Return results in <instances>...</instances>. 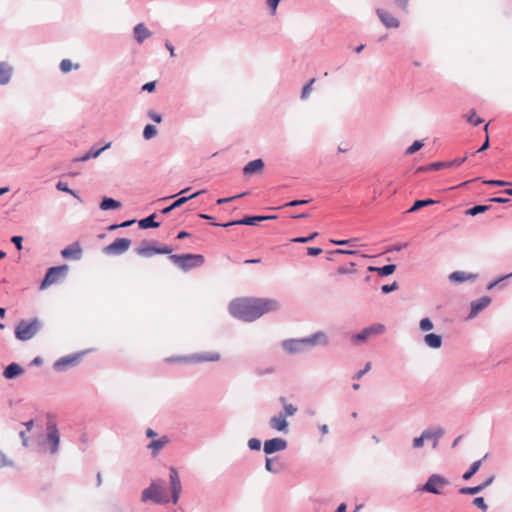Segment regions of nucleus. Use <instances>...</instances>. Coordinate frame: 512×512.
I'll list each match as a JSON object with an SVG mask.
<instances>
[{
    "label": "nucleus",
    "mask_w": 512,
    "mask_h": 512,
    "mask_svg": "<svg viewBox=\"0 0 512 512\" xmlns=\"http://www.w3.org/2000/svg\"><path fill=\"white\" fill-rule=\"evenodd\" d=\"M265 469L268 472L275 473V474L280 472V469L274 466L273 459L268 458V457L265 460Z\"/></svg>",
    "instance_id": "nucleus-47"
},
{
    "label": "nucleus",
    "mask_w": 512,
    "mask_h": 512,
    "mask_svg": "<svg viewBox=\"0 0 512 512\" xmlns=\"http://www.w3.org/2000/svg\"><path fill=\"white\" fill-rule=\"evenodd\" d=\"M156 215L151 214L148 217L141 219L138 222V225L141 229H148V228H157L160 226L159 222H156L155 219Z\"/></svg>",
    "instance_id": "nucleus-33"
},
{
    "label": "nucleus",
    "mask_w": 512,
    "mask_h": 512,
    "mask_svg": "<svg viewBox=\"0 0 512 512\" xmlns=\"http://www.w3.org/2000/svg\"><path fill=\"white\" fill-rule=\"evenodd\" d=\"M151 36V32L145 27L143 23H139L134 27V37L138 43H143L144 40Z\"/></svg>",
    "instance_id": "nucleus-28"
},
{
    "label": "nucleus",
    "mask_w": 512,
    "mask_h": 512,
    "mask_svg": "<svg viewBox=\"0 0 512 512\" xmlns=\"http://www.w3.org/2000/svg\"><path fill=\"white\" fill-rule=\"evenodd\" d=\"M264 221L262 215L246 216L239 220H233L227 223H212L214 226L231 227L234 225H257L259 222Z\"/></svg>",
    "instance_id": "nucleus-13"
},
{
    "label": "nucleus",
    "mask_w": 512,
    "mask_h": 512,
    "mask_svg": "<svg viewBox=\"0 0 512 512\" xmlns=\"http://www.w3.org/2000/svg\"><path fill=\"white\" fill-rule=\"evenodd\" d=\"M221 358L218 352H203L196 353L189 357L190 360L194 362H216Z\"/></svg>",
    "instance_id": "nucleus-23"
},
{
    "label": "nucleus",
    "mask_w": 512,
    "mask_h": 512,
    "mask_svg": "<svg viewBox=\"0 0 512 512\" xmlns=\"http://www.w3.org/2000/svg\"><path fill=\"white\" fill-rule=\"evenodd\" d=\"M478 275L475 273H467L464 271H454L449 274L448 279L453 283H463L465 281H475Z\"/></svg>",
    "instance_id": "nucleus-20"
},
{
    "label": "nucleus",
    "mask_w": 512,
    "mask_h": 512,
    "mask_svg": "<svg viewBox=\"0 0 512 512\" xmlns=\"http://www.w3.org/2000/svg\"><path fill=\"white\" fill-rule=\"evenodd\" d=\"M203 191H197L193 194H191L190 196H182L180 198H178L177 200H175L171 205L163 208L161 210V213L162 214H169L171 211H173L174 209L182 206L183 204H185L188 200L190 199H193L195 197H197L198 195H200Z\"/></svg>",
    "instance_id": "nucleus-24"
},
{
    "label": "nucleus",
    "mask_w": 512,
    "mask_h": 512,
    "mask_svg": "<svg viewBox=\"0 0 512 512\" xmlns=\"http://www.w3.org/2000/svg\"><path fill=\"white\" fill-rule=\"evenodd\" d=\"M483 184L489 185V186L505 187V186H509L510 182H507L504 180H485V181H483Z\"/></svg>",
    "instance_id": "nucleus-50"
},
{
    "label": "nucleus",
    "mask_w": 512,
    "mask_h": 512,
    "mask_svg": "<svg viewBox=\"0 0 512 512\" xmlns=\"http://www.w3.org/2000/svg\"><path fill=\"white\" fill-rule=\"evenodd\" d=\"M279 307L278 301L274 299L245 298L233 300L229 304V312L235 318L251 322Z\"/></svg>",
    "instance_id": "nucleus-1"
},
{
    "label": "nucleus",
    "mask_w": 512,
    "mask_h": 512,
    "mask_svg": "<svg viewBox=\"0 0 512 512\" xmlns=\"http://www.w3.org/2000/svg\"><path fill=\"white\" fill-rule=\"evenodd\" d=\"M482 464V460H477L471 464L469 469L463 474L462 478L464 480H469L473 475H475L480 469Z\"/></svg>",
    "instance_id": "nucleus-36"
},
{
    "label": "nucleus",
    "mask_w": 512,
    "mask_h": 512,
    "mask_svg": "<svg viewBox=\"0 0 512 512\" xmlns=\"http://www.w3.org/2000/svg\"><path fill=\"white\" fill-rule=\"evenodd\" d=\"M445 430L441 427L428 428L422 432L423 437L426 440H431L432 447L435 449L438 446L439 440L443 437Z\"/></svg>",
    "instance_id": "nucleus-16"
},
{
    "label": "nucleus",
    "mask_w": 512,
    "mask_h": 512,
    "mask_svg": "<svg viewBox=\"0 0 512 512\" xmlns=\"http://www.w3.org/2000/svg\"><path fill=\"white\" fill-rule=\"evenodd\" d=\"M41 329V322L38 318L29 321L21 320L15 328V337L20 341L32 339Z\"/></svg>",
    "instance_id": "nucleus-3"
},
{
    "label": "nucleus",
    "mask_w": 512,
    "mask_h": 512,
    "mask_svg": "<svg viewBox=\"0 0 512 512\" xmlns=\"http://www.w3.org/2000/svg\"><path fill=\"white\" fill-rule=\"evenodd\" d=\"M490 209L489 205H475L474 207L466 210V214L470 216H476L480 213H484Z\"/></svg>",
    "instance_id": "nucleus-38"
},
{
    "label": "nucleus",
    "mask_w": 512,
    "mask_h": 512,
    "mask_svg": "<svg viewBox=\"0 0 512 512\" xmlns=\"http://www.w3.org/2000/svg\"><path fill=\"white\" fill-rule=\"evenodd\" d=\"M250 450L258 451L261 448V441L258 438H251L247 443Z\"/></svg>",
    "instance_id": "nucleus-51"
},
{
    "label": "nucleus",
    "mask_w": 512,
    "mask_h": 512,
    "mask_svg": "<svg viewBox=\"0 0 512 512\" xmlns=\"http://www.w3.org/2000/svg\"><path fill=\"white\" fill-rule=\"evenodd\" d=\"M424 437H423V434H421L419 437H416L413 439V448H421L424 444Z\"/></svg>",
    "instance_id": "nucleus-63"
},
{
    "label": "nucleus",
    "mask_w": 512,
    "mask_h": 512,
    "mask_svg": "<svg viewBox=\"0 0 512 512\" xmlns=\"http://www.w3.org/2000/svg\"><path fill=\"white\" fill-rule=\"evenodd\" d=\"M466 119L473 126H478L484 122L482 118L476 116L475 110H471L470 114L466 116Z\"/></svg>",
    "instance_id": "nucleus-42"
},
{
    "label": "nucleus",
    "mask_w": 512,
    "mask_h": 512,
    "mask_svg": "<svg viewBox=\"0 0 512 512\" xmlns=\"http://www.w3.org/2000/svg\"><path fill=\"white\" fill-rule=\"evenodd\" d=\"M467 157L464 156L462 158H456L454 160H451V161H447V164H448V168H452V167H458L460 166L461 164H463L465 161H466Z\"/></svg>",
    "instance_id": "nucleus-59"
},
{
    "label": "nucleus",
    "mask_w": 512,
    "mask_h": 512,
    "mask_svg": "<svg viewBox=\"0 0 512 512\" xmlns=\"http://www.w3.org/2000/svg\"><path fill=\"white\" fill-rule=\"evenodd\" d=\"M281 0H266V4L269 7L270 14L275 15L277 7Z\"/></svg>",
    "instance_id": "nucleus-56"
},
{
    "label": "nucleus",
    "mask_w": 512,
    "mask_h": 512,
    "mask_svg": "<svg viewBox=\"0 0 512 512\" xmlns=\"http://www.w3.org/2000/svg\"><path fill=\"white\" fill-rule=\"evenodd\" d=\"M395 270H396L395 264H388V265H385L382 267H374V266L368 267V271L377 272L378 275H380V276H389V275L393 274L395 272Z\"/></svg>",
    "instance_id": "nucleus-31"
},
{
    "label": "nucleus",
    "mask_w": 512,
    "mask_h": 512,
    "mask_svg": "<svg viewBox=\"0 0 512 512\" xmlns=\"http://www.w3.org/2000/svg\"><path fill=\"white\" fill-rule=\"evenodd\" d=\"M287 445V441L283 438H272L264 442L263 450L266 455H271L285 450Z\"/></svg>",
    "instance_id": "nucleus-12"
},
{
    "label": "nucleus",
    "mask_w": 512,
    "mask_h": 512,
    "mask_svg": "<svg viewBox=\"0 0 512 512\" xmlns=\"http://www.w3.org/2000/svg\"><path fill=\"white\" fill-rule=\"evenodd\" d=\"M357 241V239L353 238V239H347V240H335V239H331L330 242L334 245H346V246H351V247H354L355 246V242Z\"/></svg>",
    "instance_id": "nucleus-48"
},
{
    "label": "nucleus",
    "mask_w": 512,
    "mask_h": 512,
    "mask_svg": "<svg viewBox=\"0 0 512 512\" xmlns=\"http://www.w3.org/2000/svg\"><path fill=\"white\" fill-rule=\"evenodd\" d=\"M435 203H436V201L433 200V199L416 200L414 202V204L412 205V207L407 212L408 213H412V212H415V211L419 210L422 207H425V206H428V205H432V204H435Z\"/></svg>",
    "instance_id": "nucleus-37"
},
{
    "label": "nucleus",
    "mask_w": 512,
    "mask_h": 512,
    "mask_svg": "<svg viewBox=\"0 0 512 512\" xmlns=\"http://www.w3.org/2000/svg\"><path fill=\"white\" fill-rule=\"evenodd\" d=\"M322 253V249L318 247H308L307 254L310 256H317Z\"/></svg>",
    "instance_id": "nucleus-64"
},
{
    "label": "nucleus",
    "mask_w": 512,
    "mask_h": 512,
    "mask_svg": "<svg viewBox=\"0 0 512 512\" xmlns=\"http://www.w3.org/2000/svg\"><path fill=\"white\" fill-rule=\"evenodd\" d=\"M282 348L289 354H298L302 353L308 347V343H306V337L300 339H287L284 340L281 344Z\"/></svg>",
    "instance_id": "nucleus-11"
},
{
    "label": "nucleus",
    "mask_w": 512,
    "mask_h": 512,
    "mask_svg": "<svg viewBox=\"0 0 512 512\" xmlns=\"http://www.w3.org/2000/svg\"><path fill=\"white\" fill-rule=\"evenodd\" d=\"M99 207L101 210L118 209L121 207V202L113 198L104 197Z\"/></svg>",
    "instance_id": "nucleus-32"
},
{
    "label": "nucleus",
    "mask_w": 512,
    "mask_h": 512,
    "mask_svg": "<svg viewBox=\"0 0 512 512\" xmlns=\"http://www.w3.org/2000/svg\"><path fill=\"white\" fill-rule=\"evenodd\" d=\"M247 194V192H243L239 195H236V196H232V197H227V198H220L217 200V204H223V203H227V202H230L234 199H237V198H241L243 196H245Z\"/></svg>",
    "instance_id": "nucleus-60"
},
{
    "label": "nucleus",
    "mask_w": 512,
    "mask_h": 512,
    "mask_svg": "<svg viewBox=\"0 0 512 512\" xmlns=\"http://www.w3.org/2000/svg\"><path fill=\"white\" fill-rule=\"evenodd\" d=\"M169 442V439L167 436H163L157 440H152L149 444H148V449L151 450L152 452V455L153 456H156L160 450H162L164 448V446Z\"/></svg>",
    "instance_id": "nucleus-29"
},
{
    "label": "nucleus",
    "mask_w": 512,
    "mask_h": 512,
    "mask_svg": "<svg viewBox=\"0 0 512 512\" xmlns=\"http://www.w3.org/2000/svg\"><path fill=\"white\" fill-rule=\"evenodd\" d=\"M398 289V283L394 281L392 284H386L381 287V291L384 294H388Z\"/></svg>",
    "instance_id": "nucleus-55"
},
{
    "label": "nucleus",
    "mask_w": 512,
    "mask_h": 512,
    "mask_svg": "<svg viewBox=\"0 0 512 512\" xmlns=\"http://www.w3.org/2000/svg\"><path fill=\"white\" fill-rule=\"evenodd\" d=\"M482 488L480 485L478 486H473V487H462L459 489V493L460 494H464V495H475V494H478L480 492H482Z\"/></svg>",
    "instance_id": "nucleus-39"
},
{
    "label": "nucleus",
    "mask_w": 512,
    "mask_h": 512,
    "mask_svg": "<svg viewBox=\"0 0 512 512\" xmlns=\"http://www.w3.org/2000/svg\"><path fill=\"white\" fill-rule=\"evenodd\" d=\"M111 143H107L105 146L99 149L91 148L87 153L90 154L91 158H97L104 150L108 149Z\"/></svg>",
    "instance_id": "nucleus-49"
},
{
    "label": "nucleus",
    "mask_w": 512,
    "mask_h": 512,
    "mask_svg": "<svg viewBox=\"0 0 512 512\" xmlns=\"http://www.w3.org/2000/svg\"><path fill=\"white\" fill-rule=\"evenodd\" d=\"M141 500L143 502L153 501L156 504H166L169 502L163 485L156 481H153L149 487L142 491Z\"/></svg>",
    "instance_id": "nucleus-4"
},
{
    "label": "nucleus",
    "mask_w": 512,
    "mask_h": 512,
    "mask_svg": "<svg viewBox=\"0 0 512 512\" xmlns=\"http://www.w3.org/2000/svg\"><path fill=\"white\" fill-rule=\"evenodd\" d=\"M384 331H385V326L383 324L375 323L368 327H365L359 333L355 334L352 337V340L354 342H364L369 337H371L373 335H380V334L384 333Z\"/></svg>",
    "instance_id": "nucleus-9"
},
{
    "label": "nucleus",
    "mask_w": 512,
    "mask_h": 512,
    "mask_svg": "<svg viewBox=\"0 0 512 512\" xmlns=\"http://www.w3.org/2000/svg\"><path fill=\"white\" fill-rule=\"evenodd\" d=\"M81 358V354L68 355L59 358L54 362L53 368L57 371L65 370L67 367L76 365Z\"/></svg>",
    "instance_id": "nucleus-14"
},
{
    "label": "nucleus",
    "mask_w": 512,
    "mask_h": 512,
    "mask_svg": "<svg viewBox=\"0 0 512 512\" xmlns=\"http://www.w3.org/2000/svg\"><path fill=\"white\" fill-rule=\"evenodd\" d=\"M491 303L489 296H483L475 301L471 302L469 318L476 317L482 310L488 307Z\"/></svg>",
    "instance_id": "nucleus-17"
},
{
    "label": "nucleus",
    "mask_w": 512,
    "mask_h": 512,
    "mask_svg": "<svg viewBox=\"0 0 512 512\" xmlns=\"http://www.w3.org/2000/svg\"><path fill=\"white\" fill-rule=\"evenodd\" d=\"M24 369L17 363H11L4 369L3 376L6 379H13L21 375Z\"/></svg>",
    "instance_id": "nucleus-27"
},
{
    "label": "nucleus",
    "mask_w": 512,
    "mask_h": 512,
    "mask_svg": "<svg viewBox=\"0 0 512 512\" xmlns=\"http://www.w3.org/2000/svg\"><path fill=\"white\" fill-rule=\"evenodd\" d=\"M71 68H72V62L69 59H63L60 62V70L63 73L69 72L71 70Z\"/></svg>",
    "instance_id": "nucleus-57"
},
{
    "label": "nucleus",
    "mask_w": 512,
    "mask_h": 512,
    "mask_svg": "<svg viewBox=\"0 0 512 512\" xmlns=\"http://www.w3.org/2000/svg\"><path fill=\"white\" fill-rule=\"evenodd\" d=\"M67 272L68 266L66 264L49 268L45 274V277L41 281L40 289H46L50 285L57 283L61 279H64L67 275Z\"/></svg>",
    "instance_id": "nucleus-6"
},
{
    "label": "nucleus",
    "mask_w": 512,
    "mask_h": 512,
    "mask_svg": "<svg viewBox=\"0 0 512 512\" xmlns=\"http://www.w3.org/2000/svg\"><path fill=\"white\" fill-rule=\"evenodd\" d=\"M131 246V240L128 238H117L111 244L106 246L103 251L107 255L124 254Z\"/></svg>",
    "instance_id": "nucleus-8"
},
{
    "label": "nucleus",
    "mask_w": 512,
    "mask_h": 512,
    "mask_svg": "<svg viewBox=\"0 0 512 512\" xmlns=\"http://www.w3.org/2000/svg\"><path fill=\"white\" fill-rule=\"evenodd\" d=\"M371 369V363L367 362L363 369L359 370L354 376L353 379L359 380L361 379L369 370Z\"/></svg>",
    "instance_id": "nucleus-53"
},
{
    "label": "nucleus",
    "mask_w": 512,
    "mask_h": 512,
    "mask_svg": "<svg viewBox=\"0 0 512 512\" xmlns=\"http://www.w3.org/2000/svg\"><path fill=\"white\" fill-rule=\"evenodd\" d=\"M264 168V162L262 159H255L247 163L243 168L244 175H252L260 173Z\"/></svg>",
    "instance_id": "nucleus-25"
},
{
    "label": "nucleus",
    "mask_w": 512,
    "mask_h": 512,
    "mask_svg": "<svg viewBox=\"0 0 512 512\" xmlns=\"http://www.w3.org/2000/svg\"><path fill=\"white\" fill-rule=\"evenodd\" d=\"M425 344L433 349H438L442 345V337L435 333L426 334L424 336Z\"/></svg>",
    "instance_id": "nucleus-30"
},
{
    "label": "nucleus",
    "mask_w": 512,
    "mask_h": 512,
    "mask_svg": "<svg viewBox=\"0 0 512 512\" xmlns=\"http://www.w3.org/2000/svg\"><path fill=\"white\" fill-rule=\"evenodd\" d=\"M269 426L272 429L279 431V432H284V433L288 432V422L285 418V415L278 414V415L271 417L269 420Z\"/></svg>",
    "instance_id": "nucleus-21"
},
{
    "label": "nucleus",
    "mask_w": 512,
    "mask_h": 512,
    "mask_svg": "<svg viewBox=\"0 0 512 512\" xmlns=\"http://www.w3.org/2000/svg\"><path fill=\"white\" fill-rule=\"evenodd\" d=\"M156 134H157V129L155 128V126H153L151 124H148L145 126V128L143 130V137L146 140L153 138Z\"/></svg>",
    "instance_id": "nucleus-41"
},
{
    "label": "nucleus",
    "mask_w": 512,
    "mask_h": 512,
    "mask_svg": "<svg viewBox=\"0 0 512 512\" xmlns=\"http://www.w3.org/2000/svg\"><path fill=\"white\" fill-rule=\"evenodd\" d=\"M46 439L45 444L49 445V451L51 454H55L58 451L60 434L56 424L52 421L47 423L46 427Z\"/></svg>",
    "instance_id": "nucleus-7"
},
{
    "label": "nucleus",
    "mask_w": 512,
    "mask_h": 512,
    "mask_svg": "<svg viewBox=\"0 0 512 512\" xmlns=\"http://www.w3.org/2000/svg\"><path fill=\"white\" fill-rule=\"evenodd\" d=\"M354 266H355V263L351 262L350 267L340 266L337 269V272L341 275L350 274V273L354 272V269H353Z\"/></svg>",
    "instance_id": "nucleus-58"
},
{
    "label": "nucleus",
    "mask_w": 512,
    "mask_h": 512,
    "mask_svg": "<svg viewBox=\"0 0 512 512\" xmlns=\"http://www.w3.org/2000/svg\"><path fill=\"white\" fill-rule=\"evenodd\" d=\"M422 147H423V142L416 140L413 142V144L410 147L407 148L406 154L412 155L415 152H417L418 150H420Z\"/></svg>",
    "instance_id": "nucleus-45"
},
{
    "label": "nucleus",
    "mask_w": 512,
    "mask_h": 512,
    "mask_svg": "<svg viewBox=\"0 0 512 512\" xmlns=\"http://www.w3.org/2000/svg\"><path fill=\"white\" fill-rule=\"evenodd\" d=\"M61 256L65 259L79 260L82 256V249L78 242H74L61 251Z\"/></svg>",
    "instance_id": "nucleus-18"
},
{
    "label": "nucleus",
    "mask_w": 512,
    "mask_h": 512,
    "mask_svg": "<svg viewBox=\"0 0 512 512\" xmlns=\"http://www.w3.org/2000/svg\"><path fill=\"white\" fill-rule=\"evenodd\" d=\"M279 401L283 404V412H280L279 414L285 415V418L293 416L297 412V407L286 403L285 397H280Z\"/></svg>",
    "instance_id": "nucleus-35"
},
{
    "label": "nucleus",
    "mask_w": 512,
    "mask_h": 512,
    "mask_svg": "<svg viewBox=\"0 0 512 512\" xmlns=\"http://www.w3.org/2000/svg\"><path fill=\"white\" fill-rule=\"evenodd\" d=\"M450 484L449 480L440 475V474H432L428 477L426 483L420 488L422 492L441 495L443 494V489Z\"/></svg>",
    "instance_id": "nucleus-5"
},
{
    "label": "nucleus",
    "mask_w": 512,
    "mask_h": 512,
    "mask_svg": "<svg viewBox=\"0 0 512 512\" xmlns=\"http://www.w3.org/2000/svg\"><path fill=\"white\" fill-rule=\"evenodd\" d=\"M315 82V79H311L308 83H306L302 89V92H301V99L305 100L308 98L311 90H312V85L313 83Z\"/></svg>",
    "instance_id": "nucleus-44"
},
{
    "label": "nucleus",
    "mask_w": 512,
    "mask_h": 512,
    "mask_svg": "<svg viewBox=\"0 0 512 512\" xmlns=\"http://www.w3.org/2000/svg\"><path fill=\"white\" fill-rule=\"evenodd\" d=\"M153 244H156V241H152ZM136 253L143 257H151L155 254H158L157 247L155 245H151L150 241L143 240L140 246L136 249Z\"/></svg>",
    "instance_id": "nucleus-22"
},
{
    "label": "nucleus",
    "mask_w": 512,
    "mask_h": 512,
    "mask_svg": "<svg viewBox=\"0 0 512 512\" xmlns=\"http://www.w3.org/2000/svg\"><path fill=\"white\" fill-rule=\"evenodd\" d=\"M13 74V68L7 62H0V85H6L10 82Z\"/></svg>",
    "instance_id": "nucleus-26"
},
{
    "label": "nucleus",
    "mask_w": 512,
    "mask_h": 512,
    "mask_svg": "<svg viewBox=\"0 0 512 512\" xmlns=\"http://www.w3.org/2000/svg\"><path fill=\"white\" fill-rule=\"evenodd\" d=\"M433 327H434L433 323L428 317L420 320L419 328L421 331H429V330L433 329Z\"/></svg>",
    "instance_id": "nucleus-43"
},
{
    "label": "nucleus",
    "mask_w": 512,
    "mask_h": 512,
    "mask_svg": "<svg viewBox=\"0 0 512 512\" xmlns=\"http://www.w3.org/2000/svg\"><path fill=\"white\" fill-rule=\"evenodd\" d=\"M309 202H311V199L292 200L290 202L285 203L282 207H296L308 204Z\"/></svg>",
    "instance_id": "nucleus-52"
},
{
    "label": "nucleus",
    "mask_w": 512,
    "mask_h": 512,
    "mask_svg": "<svg viewBox=\"0 0 512 512\" xmlns=\"http://www.w3.org/2000/svg\"><path fill=\"white\" fill-rule=\"evenodd\" d=\"M11 242L15 245L17 250H21L23 248V246H22L23 237L22 236H13L11 238Z\"/></svg>",
    "instance_id": "nucleus-61"
},
{
    "label": "nucleus",
    "mask_w": 512,
    "mask_h": 512,
    "mask_svg": "<svg viewBox=\"0 0 512 512\" xmlns=\"http://www.w3.org/2000/svg\"><path fill=\"white\" fill-rule=\"evenodd\" d=\"M306 343H308V347L313 346H322L326 347L329 345L330 340L328 335L323 331H317L312 335L306 337Z\"/></svg>",
    "instance_id": "nucleus-15"
},
{
    "label": "nucleus",
    "mask_w": 512,
    "mask_h": 512,
    "mask_svg": "<svg viewBox=\"0 0 512 512\" xmlns=\"http://www.w3.org/2000/svg\"><path fill=\"white\" fill-rule=\"evenodd\" d=\"M473 504L478 507L481 511L486 512L488 510V506L485 503V500L483 497H476L473 500Z\"/></svg>",
    "instance_id": "nucleus-46"
},
{
    "label": "nucleus",
    "mask_w": 512,
    "mask_h": 512,
    "mask_svg": "<svg viewBox=\"0 0 512 512\" xmlns=\"http://www.w3.org/2000/svg\"><path fill=\"white\" fill-rule=\"evenodd\" d=\"M169 259L184 272L201 267L205 263V258L201 254H171Z\"/></svg>",
    "instance_id": "nucleus-2"
},
{
    "label": "nucleus",
    "mask_w": 512,
    "mask_h": 512,
    "mask_svg": "<svg viewBox=\"0 0 512 512\" xmlns=\"http://www.w3.org/2000/svg\"><path fill=\"white\" fill-rule=\"evenodd\" d=\"M358 252L356 250H348V249H335L330 252V254H346V255H355Z\"/></svg>",
    "instance_id": "nucleus-62"
},
{
    "label": "nucleus",
    "mask_w": 512,
    "mask_h": 512,
    "mask_svg": "<svg viewBox=\"0 0 512 512\" xmlns=\"http://www.w3.org/2000/svg\"><path fill=\"white\" fill-rule=\"evenodd\" d=\"M56 188H57V190H59V191L67 192V193H69V194H71V195H73V196H76L75 192H74L73 190H71V189L68 187L67 183H65V182L59 181V182L56 184Z\"/></svg>",
    "instance_id": "nucleus-54"
},
{
    "label": "nucleus",
    "mask_w": 512,
    "mask_h": 512,
    "mask_svg": "<svg viewBox=\"0 0 512 512\" xmlns=\"http://www.w3.org/2000/svg\"><path fill=\"white\" fill-rule=\"evenodd\" d=\"M377 15L381 22L387 27V28H398L400 25V22L397 18H395L392 14L389 12L383 10V9H377L376 10Z\"/></svg>",
    "instance_id": "nucleus-19"
},
{
    "label": "nucleus",
    "mask_w": 512,
    "mask_h": 512,
    "mask_svg": "<svg viewBox=\"0 0 512 512\" xmlns=\"http://www.w3.org/2000/svg\"><path fill=\"white\" fill-rule=\"evenodd\" d=\"M318 236V233L317 232H314L312 233L311 235L309 236H299V237H295L293 239H291V242L293 243H301V244H304V243H308L310 241H312L313 239H315L316 237Z\"/></svg>",
    "instance_id": "nucleus-40"
},
{
    "label": "nucleus",
    "mask_w": 512,
    "mask_h": 512,
    "mask_svg": "<svg viewBox=\"0 0 512 512\" xmlns=\"http://www.w3.org/2000/svg\"><path fill=\"white\" fill-rule=\"evenodd\" d=\"M443 168H448L447 161H439V162H433L425 166H421L418 168V171H438Z\"/></svg>",
    "instance_id": "nucleus-34"
},
{
    "label": "nucleus",
    "mask_w": 512,
    "mask_h": 512,
    "mask_svg": "<svg viewBox=\"0 0 512 512\" xmlns=\"http://www.w3.org/2000/svg\"><path fill=\"white\" fill-rule=\"evenodd\" d=\"M169 480L172 494V502L176 504L182 492V485L178 471L175 467H170L169 469Z\"/></svg>",
    "instance_id": "nucleus-10"
}]
</instances>
